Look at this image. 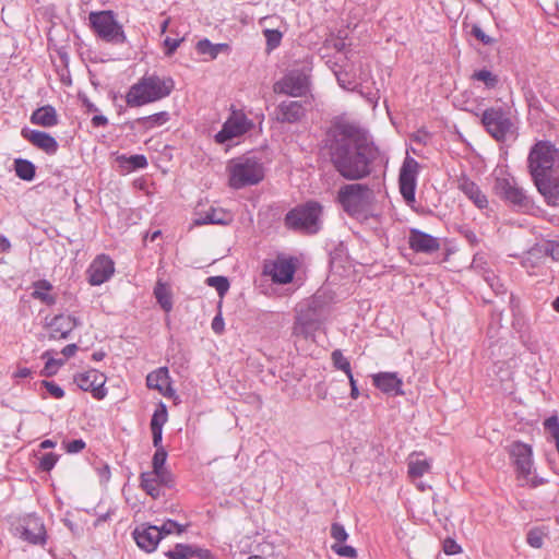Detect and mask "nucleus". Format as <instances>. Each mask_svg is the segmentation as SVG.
<instances>
[{"mask_svg":"<svg viewBox=\"0 0 559 559\" xmlns=\"http://www.w3.org/2000/svg\"><path fill=\"white\" fill-rule=\"evenodd\" d=\"M330 136L331 162L343 178L354 181L370 175L376 151L356 126L338 122L332 128Z\"/></svg>","mask_w":559,"mask_h":559,"instance_id":"f257e3e1","label":"nucleus"},{"mask_svg":"<svg viewBox=\"0 0 559 559\" xmlns=\"http://www.w3.org/2000/svg\"><path fill=\"white\" fill-rule=\"evenodd\" d=\"M175 88L171 76L145 73L132 84L126 94V103L129 107H141L156 103L168 97Z\"/></svg>","mask_w":559,"mask_h":559,"instance_id":"f03ea898","label":"nucleus"},{"mask_svg":"<svg viewBox=\"0 0 559 559\" xmlns=\"http://www.w3.org/2000/svg\"><path fill=\"white\" fill-rule=\"evenodd\" d=\"M336 201L350 217L367 219L376 201L373 190L362 183H347L337 191Z\"/></svg>","mask_w":559,"mask_h":559,"instance_id":"7ed1b4c3","label":"nucleus"},{"mask_svg":"<svg viewBox=\"0 0 559 559\" xmlns=\"http://www.w3.org/2000/svg\"><path fill=\"white\" fill-rule=\"evenodd\" d=\"M559 150L549 141H538L530 150L527 168L532 179L554 175Z\"/></svg>","mask_w":559,"mask_h":559,"instance_id":"20e7f679","label":"nucleus"},{"mask_svg":"<svg viewBox=\"0 0 559 559\" xmlns=\"http://www.w3.org/2000/svg\"><path fill=\"white\" fill-rule=\"evenodd\" d=\"M229 186L241 189L259 183L264 177L262 164L253 157H240L228 166Z\"/></svg>","mask_w":559,"mask_h":559,"instance_id":"39448f33","label":"nucleus"},{"mask_svg":"<svg viewBox=\"0 0 559 559\" xmlns=\"http://www.w3.org/2000/svg\"><path fill=\"white\" fill-rule=\"evenodd\" d=\"M510 456L515 465L516 476L522 486L536 488L546 483L542 477L532 476L533 450L523 442H514L510 447Z\"/></svg>","mask_w":559,"mask_h":559,"instance_id":"423d86ee","label":"nucleus"},{"mask_svg":"<svg viewBox=\"0 0 559 559\" xmlns=\"http://www.w3.org/2000/svg\"><path fill=\"white\" fill-rule=\"evenodd\" d=\"M321 212L322 206L318 202H308L290 210L285 216V225L296 231L316 234Z\"/></svg>","mask_w":559,"mask_h":559,"instance_id":"0eeeda50","label":"nucleus"},{"mask_svg":"<svg viewBox=\"0 0 559 559\" xmlns=\"http://www.w3.org/2000/svg\"><path fill=\"white\" fill-rule=\"evenodd\" d=\"M88 21L94 33L107 43L122 44L126 35L122 26L116 20L112 11H98L88 14Z\"/></svg>","mask_w":559,"mask_h":559,"instance_id":"6e6552de","label":"nucleus"},{"mask_svg":"<svg viewBox=\"0 0 559 559\" xmlns=\"http://www.w3.org/2000/svg\"><path fill=\"white\" fill-rule=\"evenodd\" d=\"M481 123L497 141H504L512 133L513 123L509 114L500 107L487 108L481 115Z\"/></svg>","mask_w":559,"mask_h":559,"instance_id":"1a4fd4ad","label":"nucleus"},{"mask_svg":"<svg viewBox=\"0 0 559 559\" xmlns=\"http://www.w3.org/2000/svg\"><path fill=\"white\" fill-rule=\"evenodd\" d=\"M253 123L241 110H233L224 122L222 130L215 134V141L224 144L234 138L241 136L252 128Z\"/></svg>","mask_w":559,"mask_h":559,"instance_id":"9d476101","label":"nucleus"},{"mask_svg":"<svg viewBox=\"0 0 559 559\" xmlns=\"http://www.w3.org/2000/svg\"><path fill=\"white\" fill-rule=\"evenodd\" d=\"M419 164L413 157L407 156L400 169V192L407 204L415 202V190Z\"/></svg>","mask_w":559,"mask_h":559,"instance_id":"9b49d317","label":"nucleus"},{"mask_svg":"<svg viewBox=\"0 0 559 559\" xmlns=\"http://www.w3.org/2000/svg\"><path fill=\"white\" fill-rule=\"evenodd\" d=\"M308 87V75L300 71H292L274 84V92L293 97H300L307 93Z\"/></svg>","mask_w":559,"mask_h":559,"instance_id":"f8f14e48","label":"nucleus"},{"mask_svg":"<svg viewBox=\"0 0 559 559\" xmlns=\"http://www.w3.org/2000/svg\"><path fill=\"white\" fill-rule=\"evenodd\" d=\"M74 381L81 390L91 392L93 397L97 400H103L107 394L105 389L106 377L96 369L76 374Z\"/></svg>","mask_w":559,"mask_h":559,"instance_id":"ddd939ff","label":"nucleus"},{"mask_svg":"<svg viewBox=\"0 0 559 559\" xmlns=\"http://www.w3.org/2000/svg\"><path fill=\"white\" fill-rule=\"evenodd\" d=\"M115 272L114 261L106 254L97 255L87 269L88 283L99 286L107 282Z\"/></svg>","mask_w":559,"mask_h":559,"instance_id":"4468645a","label":"nucleus"},{"mask_svg":"<svg viewBox=\"0 0 559 559\" xmlns=\"http://www.w3.org/2000/svg\"><path fill=\"white\" fill-rule=\"evenodd\" d=\"M533 182L549 206L559 207V176H543L533 179Z\"/></svg>","mask_w":559,"mask_h":559,"instance_id":"2eb2a0df","label":"nucleus"},{"mask_svg":"<svg viewBox=\"0 0 559 559\" xmlns=\"http://www.w3.org/2000/svg\"><path fill=\"white\" fill-rule=\"evenodd\" d=\"M21 135L46 154L53 155L59 148L57 140L47 132L23 128Z\"/></svg>","mask_w":559,"mask_h":559,"instance_id":"dca6fc26","label":"nucleus"},{"mask_svg":"<svg viewBox=\"0 0 559 559\" xmlns=\"http://www.w3.org/2000/svg\"><path fill=\"white\" fill-rule=\"evenodd\" d=\"M133 536L136 545L146 552L154 551L162 539V533L156 525L142 524L134 530Z\"/></svg>","mask_w":559,"mask_h":559,"instance_id":"f3484780","label":"nucleus"},{"mask_svg":"<svg viewBox=\"0 0 559 559\" xmlns=\"http://www.w3.org/2000/svg\"><path fill=\"white\" fill-rule=\"evenodd\" d=\"M408 245L415 252L433 253L440 249L439 239L419 229H411Z\"/></svg>","mask_w":559,"mask_h":559,"instance_id":"a211bd4d","label":"nucleus"},{"mask_svg":"<svg viewBox=\"0 0 559 559\" xmlns=\"http://www.w3.org/2000/svg\"><path fill=\"white\" fill-rule=\"evenodd\" d=\"M22 538L34 545H43L46 542V530L43 521L35 515L24 519Z\"/></svg>","mask_w":559,"mask_h":559,"instance_id":"6ab92c4d","label":"nucleus"},{"mask_svg":"<svg viewBox=\"0 0 559 559\" xmlns=\"http://www.w3.org/2000/svg\"><path fill=\"white\" fill-rule=\"evenodd\" d=\"M373 385L385 394L402 395L403 381L396 372H379L372 376Z\"/></svg>","mask_w":559,"mask_h":559,"instance_id":"aec40b11","label":"nucleus"},{"mask_svg":"<svg viewBox=\"0 0 559 559\" xmlns=\"http://www.w3.org/2000/svg\"><path fill=\"white\" fill-rule=\"evenodd\" d=\"M457 188L478 209L483 210L488 206L487 195L480 190L478 185L472 181L468 177L461 176L457 180Z\"/></svg>","mask_w":559,"mask_h":559,"instance_id":"412c9836","label":"nucleus"},{"mask_svg":"<svg viewBox=\"0 0 559 559\" xmlns=\"http://www.w3.org/2000/svg\"><path fill=\"white\" fill-rule=\"evenodd\" d=\"M78 323L76 318L72 316H56L49 324L50 337L55 340L67 338Z\"/></svg>","mask_w":559,"mask_h":559,"instance_id":"4be33fe9","label":"nucleus"},{"mask_svg":"<svg viewBox=\"0 0 559 559\" xmlns=\"http://www.w3.org/2000/svg\"><path fill=\"white\" fill-rule=\"evenodd\" d=\"M265 273L272 281L278 284H286L293 280L295 265L288 260H277L271 266H266Z\"/></svg>","mask_w":559,"mask_h":559,"instance_id":"5701e85b","label":"nucleus"},{"mask_svg":"<svg viewBox=\"0 0 559 559\" xmlns=\"http://www.w3.org/2000/svg\"><path fill=\"white\" fill-rule=\"evenodd\" d=\"M305 115V108L300 102H282L277 107V120L281 122L295 123Z\"/></svg>","mask_w":559,"mask_h":559,"instance_id":"b1692460","label":"nucleus"},{"mask_svg":"<svg viewBox=\"0 0 559 559\" xmlns=\"http://www.w3.org/2000/svg\"><path fill=\"white\" fill-rule=\"evenodd\" d=\"M170 119L168 111H159L146 117L136 118L131 122L132 129H138L143 132H147L155 128L162 127L167 123Z\"/></svg>","mask_w":559,"mask_h":559,"instance_id":"393cba45","label":"nucleus"},{"mask_svg":"<svg viewBox=\"0 0 559 559\" xmlns=\"http://www.w3.org/2000/svg\"><path fill=\"white\" fill-rule=\"evenodd\" d=\"M31 122L44 128H51L57 126L58 115L55 107L51 105H45L37 108L31 115Z\"/></svg>","mask_w":559,"mask_h":559,"instance_id":"a878e982","label":"nucleus"},{"mask_svg":"<svg viewBox=\"0 0 559 559\" xmlns=\"http://www.w3.org/2000/svg\"><path fill=\"white\" fill-rule=\"evenodd\" d=\"M233 221V216L229 212L223 209L211 207L204 213L200 214L198 218H195V225H207V224H216V225H228Z\"/></svg>","mask_w":559,"mask_h":559,"instance_id":"bb28decb","label":"nucleus"},{"mask_svg":"<svg viewBox=\"0 0 559 559\" xmlns=\"http://www.w3.org/2000/svg\"><path fill=\"white\" fill-rule=\"evenodd\" d=\"M319 329V321L313 318L312 313H300L294 324V334L304 337H310Z\"/></svg>","mask_w":559,"mask_h":559,"instance_id":"cd10ccee","label":"nucleus"},{"mask_svg":"<svg viewBox=\"0 0 559 559\" xmlns=\"http://www.w3.org/2000/svg\"><path fill=\"white\" fill-rule=\"evenodd\" d=\"M160 484H167V480L160 481V478L154 472H145L140 476L141 488L153 499L160 496Z\"/></svg>","mask_w":559,"mask_h":559,"instance_id":"c85d7f7f","label":"nucleus"},{"mask_svg":"<svg viewBox=\"0 0 559 559\" xmlns=\"http://www.w3.org/2000/svg\"><path fill=\"white\" fill-rule=\"evenodd\" d=\"M542 255L543 260L547 257H550L552 260H559V242L556 241H544L535 245L531 248V255L535 258L536 255Z\"/></svg>","mask_w":559,"mask_h":559,"instance_id":"c756f323","label":"nucleus"},{"mask_svg":"<svg viewBox=\"0 0 559 559\" xmlns=\"http://www.w3.org/2000/svg\"><path fill=\"white\" fill-rule=\"evenodd\" d=\"M146 385L150 389H155L159 392L169 385V373L166 367H160L155 371H152L146 377Z\"/></svg>","mask_w":559,"mask_h":559,"instance_id":"7c9ffc66","label":"nucleus"},{"mask_svg":"<svg viewBox=\"0 0 559 559\" xmlns=\"http://www.w3.org/2000/svg\"><path fill=\"white\" fill-rule=\"evenodd\" d=\"M52 289V285L46 280H39L34 283V292L32 296L41 302L51 306L56 302V297L49 292Z\"/></svg>","mask_w":559,"mask_h":559,"instance_id":"2f4dec72","label":"nucleus"},{"mask_svg":"<svg viewBox=\"0 0 559 559\" xmlns=\"http://www.w3.org/2000/svg\"><path fill=\"white\" fill-rule=\"evenodd\" d=\"M506 201L525 211L533 207V200L526 194L523 188L518 186V183L515 185V187L513 188V190L511 191L510 195L507 198Z\"/></svg>","mask_w":559,"mask_h":559,"instance_id":"473e14b6","label":"nucleus"},{"mask_svg":"<svg viewBox=\"0 0 559 559\" xmlns=\"http://www.w3.org/2000/svg\"><path fill=\"white\" fill-rule=\"evenodd\" d=\"M431 463L427 459H419V455H411L407 467L408 475L412 478L421 477L424 474L428 473L430 469Z\"/></svg>","mask_w":559,"mask_h":559,"instance_id":"72a5a7b5","label":"nucleus"},{"mask_svg":"<svg viewBox=\"0 0 559 559\" xmlns=\"http://www.w3.org/2000/svg\"><path fill=\"white\" fill-rule=\"evenodd\" d=\"M14 170L16 176L22 180L32 181L35 178L36 167L27 159L16 158L14 160Z\"/></svg>","mask_w":559,"mask_h":559,"instance_id":"f704fd0d","label":"nucleus"},{"mask_svg":"<svg viewBox=\"0 0 559 559\" xmlns=\"http://www.w3.org/2000/svg\"><path fill=\"white\" fill-rule=\"evenodd\" d=\"M228 49L227 44H212L209 39L204 38L198 41L197 50L201 55H209L215 59L218 53Z\"/></svg>","mask_w":559,"mask_h":559,"instance_id":"c9c22d12","label":"nucleus"},{"mask_svg":"<svg viewBox=\"0 0 559 559\" xmlns=\"http://www.w3.org/2000/svg\"><path fill=\"white\" fill-rule=\"evenodd\" d=\"M370 79V69L369 67H366L364 68V66L360 63L359 64V73L356 74V80L358 82V92L366 96L367 99L370 102V103H377L378 100V92H371V91H368L367 93L364 92V83H367L368 80Z\"/></svg>","mask_w":559,"mask_h":559,"instance_id":"e433bc0d","label":"nucleus"},{"mask_svg":"<svg viewBox=\"0 0 559 559\" xmlns=\"http://www.w3.org/2000/svg\"><path fill=\"white\" fill-rule=\"evenodd\" d=\"M515 185L516 181L512 177H497L493 185V191L498 197L506 201Z\"/></svg>","mask_w":559,"mask_h":559,"instance_id":"4c0bfd02","label":"nucleus"},{"mask_svg":"<svg viewBox=\"0 0 559 559\" xmlns=\"http://www.w3.org/2000/svg\"><path fill=\"white\" fill-rule=\"evenodd\" d=\"M154 296L157 302L165 311H170L173 308L171 295L166 284L157 282L154 288Z\"/></svg>","mask_w":559,"mask_h":559,"instance_id":"58836bf2","label":"nucleus"},{"mask_svg":"<svg viewBox=\"0 0 559 559\" xmlns=\"http://www.w3.org/2000/svg\"><path fill=\"white\" fill-rule=\"evenodd\" d=\"M167 460V452L163 449H156L154 455H153V471L154 474L157 475V477L160 478V481L165 480V477L167 476V471L164 468V465Z\"/></svg>","mask_w":559,"mask_h":559,"instance_id":"ea45409f","label":"nucleus"},{"mask_svg":"<svg viewBox=\"0 0 559 559\" xmlns=\"http://www.w3.org/2000/svg\"><path fill=\"white\" fill-rule=\"evenodd\" d=\"M472 80L483 82L487 88H495L499 83L498 76L487 69L475 71Z\"/></svg>","mask_w":559,"mask_h":559,"instance_id":"a19ab883","label":"nucleus"},{"mask_svg":"<svg viewBox=\"0 0 559 559\" xmlns=\"http://www.w3.org/2000/svg\"><path fill=\"white\" fill-rule=\"evenodd\" d=\"M195 554L194 549L189 545L177 544L174 549L168 550L165 555L169 559H189Z\"/></svg>","mask_w":559,"mask_h":559,"instance_id":"79ce46f5","label":"nucleus"},{"mask_svg":"<svg viewBox=\"0 0 559 559\" xmlns=\"http://www.w3.org/2000/svg\"><path fill=\"white\" fill-rule=\"evenodd\" d=\"M49 352L43 354V358H47L44 369L40 371L41 376L51 377L56 374L59 368L64 364L63 359H55L49 356Z\"/></svg>","mask_w":559,"mask_h":559,"instance_id":"37998d69","label":"nucleus"},{"mask_svg":"<svg viewBox=\"0 0 559 559\" xmlns=\"http://www.w3.org/2000/svg\"><path fill=\"white\" fill-rule=\"evenodd\" d=\"M205 283L207 286L216 289L218 296L223 298L229 289V281L225 276H210Z\"/></svg>","mask_w":559,"mask_h":559,"instance_id":"c03bdc74","label":"nucleus"},{"mask_svg":"<svg viewBox=\"0 0 559 559\" xmlns=\"http://www.w3.org/2000/svg\"><path fill=\"white\" fill-rule=\"evenodd\" d=\"M336 79L340 86L347 91L358 90V82L356 80V73L350 75L347 71L336 72Z\"/></svg>","mask_w":559,"mask_h":559,"instance_id":"a18cd8bd","label":"nucleus"},{"mask_svg":"<svg viewBox=\"0 0 559 559\" xmlns=\"http://www.w3.org/2000/svg\"><path fill=\"white\" fill-rule=\"evenodd\" d=\"M544 428L555 441L556 448L559 452V418L557 415L548 417L544 421Z\"/></svg>","mask_w":559,"mask_h":559,"instance_id":"49530a36","label":"nucleus"},{"mask_svg":"<svg viewBox=\"0 0 559 559\" xmlns=\"http://www.w3.org/2000/svg\"><path fill=\"white\" fill-rule=\"evenodd\" d=\"M331 358L335 368L344 371L346 376L352 373L350 362L340 349L333 350Z\"/></svg>","mask_w":559,"mask_h":559,"instance_id":"de8ad7c7","label":"nucleus"},{"mask_svg":"<svg viewBox=\"0 0 559 559\" xmlns=\"http://www.w3.org/2000/svg\"><path fill=\"white\" fill-rule=\"evenodd\" d=\"M167 418H168V414H167L166 405L160 403L152 416L151 428L163 429V426L167 421Z\"/></svg>","mask_w":559,"mask_h":559,"instance_id":"09e8293b","label":"nucleus"},{"mask_svg":"<svg viewBox=\"0 0 559 559\" xmlns=\"http://www.w3.org/2000/svg\"><path fill=\"white\" fill-rule=\"evenodd\" d=\"M267 50H273L281 45L283 34L277 29L266 28L263 31Z\"/></svg>","mask_w":559,"mask_h":559,"instance_id":"8fccbe9b","label":"nucleus"},{"mask_svg":"<svg viewBox=\"0 0 559 559\" xmlns=\"http://www.w3.org/2000/svg\"><path fill=\"white\" fill-rule=\"evenodd\" d=\"M158 531H160L163 538L164 536L173 533L181 534L183 532V527L174 520H167L162 526H158Z\"/></svg>","mask_w":559,"mask_h":559,"instance_id":"3c124183","label":"nucleus"},{"mask_svg":"<svg viewBox=\"0 0 559 559\" xmlns=\"http://www.w3.org/2000/svg\"><path fill=\"white\" fill-rule=\"evenodd\" d=\"M331 537L335 539V544H342L348 538L345 527L340 523H333L330 531Z\"/></svg>","mask_w":559,"mask_h":559,"instance_id":"603ef678","label":"nucleus"},{"mask_svg":"<svg viewBox=\"0 0 559 559\" xmlns=\"http://www.w3.org/2000/svg\"><path fill=\"white\" fill-rule=\"evenodd\" d=\"M126 163L129 165V169H141L147 166V159L142 154L131 155L129 157H124Z\"/></svg>","mask_w":559,"mask_h":559,"instance_id":"864d4df0","label":"nucleus"},{"mask_svg":"<svg viewBox=\"0 0 559 559\" xmlns=\"http://www.w3.org/2000/svg\"><path fill=\"white\" fill-rule=\"evenodd\" d=\"M484 280L488 283L490 288L496 293H503V285L500 283L498 276L492 271H486L484 273Z\"/></svg>","mask_w":559,"mask_h":559,"instance_id":"5fc2aeb1","label":"nucleus"},{"mask_svg":"<svg viewBox=\"0 0 559 559\" xmlns=\"http://www.w3.org/2000/svg\"><path fill=\"white\" fill-rule=\"evenodd\" d=\"M331 549L341 557L346 558H356L357 557V550L348 545H342V544H333L331 546Z\"/></svg>","mask_w":559,"mask_h":559,"instance_id":"6e6d98bb","label":"nucleus"},{"mask_svg":"<svg viewBox=\"0 0 559 559\" xmlns=\"http://www.w3.org/2000/svg\"><path fill=\"white\" fill-rule=\"evenodd\" d=\"M544 261L545 260H543L542 255H539V254L536 255L535 258H533L531 255V249H530L522 260V265L525 269L530 270V269H535V267L540 266L544 263Z\"/></svg>","mask_w":559,"mask_h":559,"instance_id":"4d7b16f0","label":"nucleus"},{"mask_svg":"<svg viewBox=\"0 0 559 559\" xmlns=\"http://www.w3.org/2000/svg\"><path fill=\"white\" fill-rule=\"evenodd\" d=\"M58 461V455L55 453H46L41 456L39 462L40 469L45 472L51 471Z\"/></svg>","mask_w":559,"mask_h":559,"instance_id":"13d9d810","label":"nucleus"},{"mask_svg":"<svg viewBox=\"0 0 559 559\" xmlns=\"http://www.w3.org/2000/svg\"><path fill=\"white\" fill-rule=\"evenodd\" d=\"M43 386L49 392V394L55 399H62L64 396L63 389L52 381L44 380L41 382Z\"/></svg>","mask_w":559,"mask_h":559,"instance_id":"bf43d9fd","label":"nucleus"},{"mask_svg":"<svg viewBox=\"0 0 559 559\" xmlns=\"http://www.w3.org/2000/svg\"><path fill=\"white\" fill-rule=\"evenodd\" d=\"M182 40H183V38L178 39V38L166 37L164 39V46L166 48L165 55L171 56L177 50V48L180 46Z\"/></svg>","mask_w":559,"mask_h":559,"instance_id":"052dcab7","label":"nucleus"},{"mask_svg":"<svg viewBox=\"0 0 559 559\" xmlns=\"http://www.w3.org/2000/svg\"><path fill=\"white\" fill-rule=\"evenodd\" d=\"M472 34L478 39L480 40L484 45H490L492 44L495 40L493 38H491L490 36H488L487 34H485V32L481 29L480 26L478 25H474L473 28H472Z\"/></svg>","mask_w":559,"mask_h":559,"instance_id":"680f3d73","label":"nucleus"},{"mask_svg":"<svg viewBox=\"0 0 559 559\" xmlns=\"http://www.w3.org/2000/svg\"><path fill=\"white\" fill-rule=\"evenodd\" d=\"M85 448V442L82 439H76L66 444L68 453H79Z\"/></svg>","mask_w":559,"mask_h":559,"instance_id":"e2e57ef3","label":"nucleus"},{"mask_svg":"<svg viewBox=\"0 0 559 559\" xmlns=\"http://www.w3.org/2000/svg\"><path fill=\"white\" fill-rule=\"evenodd\" d=\"M443 550L447 555H456L461 551V546L453 539H445L443 544Z\"/></svg>","mask_w":559,"mask_h":559,"instance_id":"0e129e2a","label":"nucleus"},{"mask_svg":"<svg viewBox=\"0 0 559 559\" xmlns=\"http://www.w3.org/2000/svg\"><path fill=\"white\" fill-rule=\"evenodd\" d=\"M527 543L534 548H540L543 546V537L536 532H530L527 534Z\"/></svg>","mask_w":559,"mask_h":559,"instance_id":"69168bd1","label":"nucleus"},{"mask_svg":"<svg viewBox=\"0 0 559 559\" xmlns=\"http://www.w3.org/2000/svg\"><path fill=\"white\" fill-rule=\"evenodd\" d=\"M151 431H152V438H153V445L156 449H163V445H162L163 429L151 428Z\"/></svg>","mask_w":559,"mask_h":559,"instance_id":"338daca9","label":"nucleus"},{"mask_svg":"<svg viewBox=\"0 0 559 559\" xmlns=\"http://www.w3.org/2000/svg\"><path fill=\"white\" fill-rule=\"evenodd\" d=\"M224 320L222 318L221 314H217L216 317H214L213 321H212V330L216 333V334H222L223 331H224Z\"/></svg>","mask_w":559,"mask_h":559,"instance_id":"774afa93","label":"nucleus"}]
</instances>
